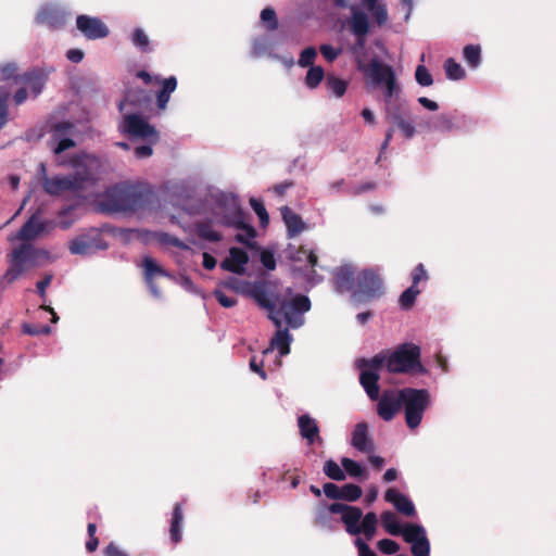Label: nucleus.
<instances>
[{"instance_id":"30","label":"nucleus","mask_w":556,"mask_h":556,"mask_svg":"<svg viewBox=\"0 0 556 556\" xmlns=\"http://www.w3.org/2000/svg\"><path fill=\"white\" fill-rule=\"evenodd\" d=\"M363 517V510L357 506H349L345 513L341 516V521L345 527V531L350 535L361 534V519Z\"/></svg>"},{"instance_id":"54","label":"nucleus","mask_w":556,"mask_h":556,"mask_svg":"<svg viewBox=\"0 0 556 556\" xmlns=\"http://www.w3.org/2000/svg\"><path fill=\"white\" fill-rule=\"evenodd\" d=\"M377 548L384 555H395L400 551L401 546L392 539H381L377 542Z\"/></svg>"},{"instance_id":"49","label":"nucleus","mask_w":556,"mask_h":556,"mask_svg":"<svg viewBox=\"0 0 556 556\" xmlns=\"http://www.w3.org/2000/svg\"><path fill=\"white\" fill-rule=\"evenodd\" d=\"M76 204H70L65 207H63L58 216L60 218L59 220V227L63 230H66L72 227V225L75 223L76 218L73 217V213L76 210Z\"/></svg>"},{"instance_id":"18","label":"nucleus","mask_w":556,"mask_h":556,"mask_svg":"<svg viewBox=\"0 0 556 556\" xmlns=\"http://www.w3.org/2000/svg\"><path fill=\"white\" fill-rule=\"evenodd\" d=\"M75 125L71 122H61L51 129L50 147L55 154H61L75 147L73 139Z\"/></svg>"},{"instance_id":"25","label":"nucleus","mask_w":556,"mask_h":556,"mask_svg":"<svg viewBox=\"0 0 556 556\" xmlns=\"http://www.w3.org/2000/svg\"><path fill=\"white\" fill-rule=\"evenodd\" d=\"M384 501L391 503L399 513L407 517L416 516V508L413 501L408 495L401 493L396 489L391 488L387 490Z\"/></svg>"},{"instance_id":"12","label":"nucleus","mask_w":556,"mask_h":556,"mask_svg":"<svg viewBox=\"0 0 556 556\" xmlns=\"http://www.w3.org/2000/svg\"><path fill=\"white\" fill-rule=\"evenodd\" d=\"M312 307L307 295L298 293L290 300L282 296L279 306L280 324L278 327L288 325L291 329H299L304 325L303 315Z\"/></svg>"},{"instance_id":"58","label":"nucleus","mask_w":556,"mask_h":556,"mask_svg":"<svg viewBox=\"0 0 556 556\" xmlns=\"http://www.w3.org/2000/svg\"><path fill=\"white\" fill-rule=\"evenodd\" d=\"M292 273L294 276L303 275L306 281L313 286L321 281V276H319L313 268L307 270L306 267H293Z\"/></svg>"},{"instance_id":"3","label":"nucleus","mask_w":556,"mask_h":556,"mask_svg":"<svg viewBox=\"0 0 556 556\" xmlns=\"http://www.w3.org/2000/svg\"><path fill=\"white\" fill-rule=\"evenodd\" d=\"M383 529L392 536H402L410 544V552L414 556H429L431 552L430 541L426 528L419 523H400L397 517L391 510L380 515Z\"/></svg>"},{"instance_id":"2","label":"nucleus","mask_w":556,"mask_h":556,"mask_svg":"<svg viewBox=\"0 0 556 556\" xmlns=\"http://www.w3.org/2000/svg\"><path fill=\"white\" fill-rule=\"evenodd\" d=\"M383 358V366L389 374L428 375L429 369L421 362V348L414 342H404L393 350L377 353Z\"/></svg>"},{"instance_id":"26","label":"nucleus","mask_w":556,"mask_h":556,"mask_svg":"<svg viewBox=\"0 0 556 556\" xmlns=\"http://www.w3.org/2000/svg\"><path fill=\"white\" fill-rule=\"evenodd\" d=\"M277 331L275 336L269 341V348L263 351V354H267L268 352L277 349L280 356H286L290 353V344L293 341V337L289 331V326L287 327L280 326L276 327Z\"/></svg>"},{"instance_id":"34","label":"nucleus","mask_w":556,"mask_h":556,"mask_svg":"<svg viewBox=\"0 0 556 556\" xmlns=\"http://www.w3.org/2000/svg\"><path fill=\"white\" fill-rule=\"evenodd\" d=\"M349 81L346 79L340 78L333 74H329L325 80V87L330 92V94L336 98H342L348 90Z\"/></svg>"},{"instance_id":"23","label":"nucleus","mask_w":556,"mask_h":556,"mask_svg":"<svg viewBox=\"0 0 556 556\" xmlns=\"http://www.w3.org/2000/svg\"><path fill=\"white\" fill-rule=\"evenodd\" d=\"M333 288L338 294L352 293L356 286L355 268L352 264H345L333 270Z\"/></svg>"},{"instance_id":"33","label":"nucleus","mask_w":556,"mask_h":556,"mask_svg":"<svg viewBox=\"0 0 556 556\" xmlns=\"http://www.w3.org/2000/svg\"><path fill=\"white\" fill-rule=\"evenodd\" d=\"M132 46L142 53L152 52L150 39L141 27H136L129 35Z\"/></svg>"},{"instance_id":"53","label":"nucleus","mask_w":556,"mask_h":556,"mask_svg":"<svg viewBox=\"0 0 556 556\" xmlns=\"http://www.w3.org/2000/svg\"><path fill=\"white\" fill-rule=\"evenodd\" d=\"M415 79H416V83L421 87H429L433 84V77H432L431 73L422 64H419L416 67Z\"/></svg>"},{"instance_id":"13","label":"nucleus","mask_w":556,"mask_h":556,"mask_svg":"<svg viewBox=\"0 0 556 556\" xmlns=\"http://www.w3.org/2000/svg\"><path fill=\"white\" fill-rule=\"evenodd\" d=\"M286 40V34L257 36L252 41L250 56L257 59L266 54L270 59L279 60L287 68H290L294 64V59L292 56H281L274 52V49L283 45Z\"/></svg>"},{"instance_id":"28","label":"nucleus","mask_w":556,"mask_h":556,"mask_svg":"<svg viewBox=\"0 0 556 556\" xmlns=\"http://www.w3.org/2000/svg\"><path fill=\"white\" fill-rule=\"evenodd\" d=\"M298 427L302 439H304L307 444L311 445L317 440H320L318 424L311 415L303 414L299 416Z\"/></svg>"},{"instance_id":"41","label":"nucleus","mask_w":556,"mask_h":556,"mask_svg":"<svg viewBox=\"0 0 556 556\" xmlns=\"http://www.w3.org/2000/svg\"><path fill=\"white\" fill-rule=\"evenodd\" d=\"M143 143L134 148V155L138 160L148 159L153 154V147L161 140V136L142 139Z\"/></svg>"},{"instance_id":"6","label":"nucleus","mask_w":556,"mask_h":556,"mask_svg":"<svg viewBox=\"0 0 556 556\" xmlns=\"http://www.w3.org/2000/svg\"><path fill=\"white\" fill-rule=\"evenodd\" d=\"M38 176L43 191L51 197H60L65 192L79 193L86 188L87 176L81 173L54 175L49 177L43 163L39 164Z\"/></svg>"},{"instance_id":"4","label":"nucleus","mask_w":556,"mask_h":556,"mask_svg":"<svg viewBox=\"0 0 556 556\" xmlns=\"http://www.w3.org/2000/svg\"><path fill=\"white\" fill-rule=\"evenodd\" d=\"M241 293L251 298L261 308L267 312L268 319L275 325L280 324L279 306L282 295L277 283L269 280L245 281L242 283Z\"/></svg>"},{"instance_id":"36","label":"nucleus","mask_w":556,"mask_h":556,"mask_svg":"<svg viewBox=\"0 0 556 556\" xmlns=\"http://www.w3.org/2000/svg\"><path fill=\"white\" fill-rule=\"evenodd\" d=\"M233 229L242 230L244 233L238 232L235 236V240L238 243L245 244L249 249L255 248V242L253 241L256 237L257 232L256 229L245 220H243V224L241 227H232Z\"/></svg>"},{"instance_id":"19","label":"nucleus","mask_w":556,"mask_h":556,"mask_svg":"<svg viewBox=\"0 0 556 556\" xmlns=\"http://www.w3.org/2000/svg\"><path fill=\"white\" fill-rule=\"evenodd\" d=\"M377 401V414L384 421H391L402 408L400 389L383 390Z\"/></svg>"},{"instance_id":"63","label":"nucleus","mask_w":556,"mask_h":556,"mask_svg":"<svg viewBox=\"0 0 556 556\" xmlns=\"http://www.w3.org/2000/svg\"><path fill=\"white\" fill-rule=\"evenodd\" d=\"M217 302L225 308H230L236 305L237 300L226 295L222 290L215 289L213 292Z\"/></svg>"},{"instance_id":"22","label":"nucleus","mask_w":556,"mask_h":556,"mask_svg":"<svg viewBox=\"0 0 556 556\" xmlns=\"http://www.w3.org/2000/svg\"><path fill=\"white\" fill-rule=\"evenodd\" d=\"M35 21L51 29H60L65 25L66 12L58 4H45L37 12Z\"/></svg>"},{"instance_id":"29","label":"nucleus","mask_w":556,"mask_h":556,"mask_svg":"<svg viewBox=\"0 0 556 556\" xmlns=\"http://www.w3.org/2000/svg\"><path fill=\"white\" fill-rule=\"evenodd\" d=\"M280 214L287 228L288 238H294L305 229V224L302 217L288 205L280 208Z\"/></svg>"},{"instance_id":"5","label":"nucleus","mask_w":556,"mask_h":556,"mask_svg":"<svg viewBox=\"0 0 556 556\" xmlns=\"http://www.w3.org/2000/svg\"><path fill=\"white\" fill-rule=\"evenodd\" d=\"M10 266L3 275L7 283L17 280L28 268L37 267L50 260L49 251L23 242L11 252Z\"/></svg>"},{"instance_id":"16","label":"nucleus","mask_w":556,"mask_h":556,"mask_svg":"<svg viewBox=\"0 0 556 556\" xmlns=\"http://www.w3.org/2000/svg\"><path fill=\"white\" fill-rule=\"evenodd\" d=\"M118 129L122 134L127 135L130 140L160 136L157 129L139 113L124 115Z\"/></svg>"},{"instance_id":"37","label":"nucleus","mask_w":556,"mask_h":556,"mask_svg":"<svg viewBox=\"0 0 556 556\" xmlns=\"http://www.w3.org/2000/svg\"><path fill=\"white\" fill-rule=\"evenodd\" d=\"M428 130L439 132L455 131L454 113H443L434 118L433 125L428 127Z\"/></svg>"},{"instance_id":"27","label":"nucleus","mask_w":556,"mask_h":556,"mask_svg":"<svg viewBox=\"0 0 556 556\" xmlns=\"http://www.w3.org/2000/svg\"><path fill=\"white\" fill-rule=\"evenodd\" d=\"M47 229V222H42L37 214H33L21 227L17 238L24 242L33 241Z\"/></svg>"},{"instance_id":"59","label":"nucleus","mask_w":556,"mask_h":556,"mask_svg":"<svg viewBox=\"0 0 556 556\" xmlns=\"http://www.w3.org/2000/svg\"><path fill=\"white\" fill-rule=\"evenodd\" d=\"M112 236L118 237L124 244H128L135 239L136 228H112Z\"/></svg>"},{"instance_id":"10","label":"nucleus","mask_w":556,"mask_h":556,"mask_svg":"<svg viewBox=\"0 0 556 556\" xmlns=\"http://www.w3.org/2000/svg\"><path fill=\"white\" fill-rule=\"evenodd\" d=\"M386 292L383 280L371 268L361 270L356 275V286L352 293L355 305L369 303L380 299Z\"/></svg>"},{"instance_id":"61","label":"nucleus","mask_w":556,"mask_h":556,"mask_svg":"<svg viewBox=\"0 0 556 556\" xmlns=\"http://www.w3.org/2000/svg\"><path fill=\"white\" fill-rule=\"evenodd\" d=\"M376 188V184L372 182V181H367V182H363V184H359L357 186H354V187H349L346 189H344V191L350 194V195H353V197H356V195H359L364 192H367V191H370L372 189Z\"/></svg>"},{"instance_id":"60","label":"nucleus","mask_w":556,"mask_h":556,"mask_svg":"<svg viewBox=\"0 0 556 556\" xmlns=\"http://www.w3.org/2000/svg\"><path fill=\"white\" fill-rule=\"evenodd\" d=\"M369 11L371 13V16L379 26H382L388 22V10L384 3H381L380 5Z\"/></svg>"},{"instance_id":"44","label":"nucleus","mask_w":556,"mask_h":556,"mask_svg":"<svg viewBox=\"0 0 556 556\" xmlns=\"http://www.w3.org/2000/svg\"><path fill=\"white\" fill-rule=\"evenodd\" d=\"M444 70L446 77L451 80H460L465 78L466 72L463 66L457 63L453 58H448L444 62Z\"/></svg>"},{"instance_id":"11","label":"nucleus","mask_w":556,"mask_h":556,"mask_svg":"<svg viewBox=\"0 0 556 556\" xmlns=\"http://www.w3.org/2000/svg\"><path fill=\"white\" fill-rule=\"evenodd\" d=\"M355 365L361 370L359 383L365 393L371 401H377L380 393V371L384 367L383 358L376 354L371 358H358Z\"/></svg>"},{"instance_id":"46","label":"nucleus","mask_w":556,"mask_h":556,"mask_svg":"<svg viewBox=\"0 0 556 556\" xmlns=\"http://www.w3.org/2000/svg\"><path fill=\"white\" fill-rule=\"evenodd\" d=\"M325 77L324 68L319 65L309 66L305 76V85L309 89H315L319 86Z\"/></svg>"},{"instance_id":"35","label":"nucleus","mask_w":556,"mask_h":556,"mask_svg":"<svg viewBox=\"0 0 556 556\" xmlns=\"http://www.w3.org/2000/svg\"><path fill=\"white\" fill-rule=\"evenodd\" d=\"M341 466L344 468L346 476L351 478L365 479L367 478V470L364 465L355 459L349 457L341 458Z\"/></svg>"},{"instance_id":"42","label":"nucleus","mask_w":556,"mask_h":556,"mask_svg":"<svg viewBox=\"0 0 556 556\" xmlns=\"http://www.w3.org/2000/svg\"><path fill=\"white\" fill-rule=\"evenodd\" d=\"M323 472L333 481H343L346 479V473L344 472V468L337 464L333 459H328L325 462L323 467Z\"/></svg>"},{"instance_id":"43","label":"nucleus","mask_w":556,"mask_h":556,"mask_svg":"<svg viewBox=\"0 0 556 556\" xmlns=\"http://www.w3.org/2000/svg\"><path fill=\"white\" fill-rule=\"evenodd\" d=\"M454 124L455 131L469 132L476 127L477 119L472 116L454 112Z\"/></svg>"},{"instance_id":"8","label":"nucleus","mask_w":556,"mask_h":556,"mask_svg":"<svg viewBox=\"0 0 556 556\" xmlns=\"http://www.w3.org/2000/svg\"><path fill=\"white\" fill-rule=\"evenodd\" d=\"M215 206L222 213H214L217 223L224 227H241L245 220V213L242 208L239 195L219 191L212 195Z\"/></svg>"},{"instance_id":"14","label":"nucleus","mask_w":556,"mask_h":556,"mask_svg":"<svg viewBox=\"0 0 556 556\" xmlns=\"http://www.w3.org/2000/svg\"><path fill=\"white\" fill-rule=\"evenodd\" d=\"M386 119L394 124L406 139L416 135V125L406 100H396L386 104Z\"/></svg>"},{"instance_id":"50","label":"nucleus","mask_w":556,"mask_h":556,"mask_svg":"<svg viewBox=\"0 0 556 556\" xmlns=\"http://www.w3.org/2000/svg\"><path fill=\"white\" fill-rule=\"evenodd\" d=\"M249 203L252 210L255 212L256 216L258 217L261 227H267L269 224V214L263 202L252 197L250 198Z\"/></svg>"},{"instance_id":"52","label":"nucleus","mask_w":556,"mask_h":556,"mask_svg":"<svg viewBox=\"0 0 556 556\" xmlns=\"http://www.w3.org/2000/svg\"><path fill=\"white\" fill-rule=\"evenodd\" d=\"M156 239L161 244L172 245L181 250H189V247L179 238L164 231L156 232Z\"/></svg>"},{"instance_id":"17","label":"nucleus","mask_w":556,"mask_h":556,"mask_svg":"<svg viewBox=\"0 0 556 556\" xmlns=\"http://www.w3.org/2000/svg\"><path fill=\"white\" fill-rule=\"evenodd\" d=\"M17 65L14 62L0 65V130L9 122V89L13 83L17 81Z\"/></svg>"},{"instance_id":"51","label":"nucleus","mask_w":556,"mask_h":556,"mask_svg":"<svg viewBox=\"0 0 556 556\" xmlns=\"http://www.w3.org/2000/svg\"><path fill=\"white\" fill-rule=\"evenodd\" d=\"M146 278H152L153 275L168 277L169 274L163 269L152 257L146 256L143 260Z\"/></svg>"},{"instance_id":"56","label":"nucleus","mask_w":556,"mask_h":556,"mask_svg":"<svg viewBox=\"0 0 556 556\" xmlns=\"http://www.w3.org/2000/svg\"><path fill=\"white\" fill-rule=\"evenodd\" d=\"M260 261L269 271L275 270L277 266L275 252L270 249H261Z\"/></svg>"},{"instance_id":"24","label":"nucleus","mask_w":556,"mask_h":556,"mask_svg":"<svg viewBox=\"0 0 556 556\" xmlns=\"http://www.w3.org/2000/svg\"><path fill=\"white\" fill-rule=\"evenodd\" d=\"M350 444L357 452L370 454L375 451V442L369 433V426L366 421H359L354 426Z\"/></svg>"},{"instance_id":"31","label":"nucleus","mask_w":556,"mask_h":556,"mask_svg":"<svg viewBox=\"0 0 556 556\" xmlns=\"http://www.w3.org/2000/svg\"><path fill=\"white\" fill-rule=\"evenodd\" d=\"M182 504L176 503L172 513V518L169 522V536L170 541L174 544H177L181 541V529H182Z\"/></svg>"},{"instance_id":"40","label":"nucleus","mask_w":556,"mask_h":556,"mask_svg":"<svg viewBox=\"0 0 556 556\" xmlns=\"http://www.w3.org/2000/svg\"><path fill=\"white\" fill-rule=\"evenodd\" d=\"M420 294V290L416 286H409L405 289L399 298V306L402 311H409L415 305L417 296Z\"/></svg>"},{"instance_id":"9","label":"nucleus","mask_w":556,"mask_h":556,"mask_svg":"<svg viewBox=\"0 0 556 556\" xmlns=\"http://www.w3.org/2000/svg\"><path fill=\"white\" fill-rule=\"evenodd\" d=\"M366 75L375 85L384 87V104H389L399 99L401 88L396 81L395 71L391 65L383 63L378 58H374L367 66Z\"/></svg>"},{"instance_id":"57","label":"nucleus","mask_w":556,"mask_h":556,"mask_svg":"<svg viewBox=\"0 0 556 556\" xmlns=\"http://www.w3.org/2000/svg\"><path fill=\"white\" fill-rule=\"evenodd\" d=\"M23 332L29 336H47L51 333L49 325H34L25 323L23 325Z\"/></svg>"},{"instance_id":"1","label":"nucleus","mask_w":556,"mask_h":556,"mask_svg":"<svg viewBox=\"0 0 556 556\" xmlns=\"http://www.w3.org/2000/svg\"><path fill=\"white\" fill-rule=\"evenodd\" d=\"M152 197V190L143 185L119 181L104 190L97 208L110 216L132 215L144 210L151 203Z\"/></svg>"},{"instance_id":"32","label":"nucleus","mask_w":556,"mask_h":556,"mask_svg":"<svg viewBox=\"0 0 556 556\" xmlns=\"http://www.w3.org/2000/svg\"><path fill=\"white\" fill-rule=\"evenodd\" d=\"M370 29L367 14L352 7L351 31L354 36H367Z\"/></svg>"},{"instance_id":"7","label":"nucleus","mask_w":556,"mask_h":556,"mask_svg":"<svg viewBox=\"0 0 556 556\" xmlns=\"http://www.w3.org/2000/svg\"><path fill=\"white\" fill-rule=\"evenodd\" d=\"M405 422L409 429L420 426L424 414L431 404V395L427 389L405 387L400 389Z\"/></svg>"},{"instance_id":"21","label":"nucleus","mask_w":556,"mask_h":556,"mask_svg":"<svg viewBox=\"0 0 556 556\" xmlns=\"http://www.w3.org/2000/svg\"><path fill=\"white\" fill-rule=\"evenodd\" d=\"M52 72L53 67H34L23 73L21 78L34 99L42 93Z\"/></svg>"},{"instance_id":"48","label":"nucleus","mask_w":556,"mask_h":556,"mask_svg":"<svg viewBox=\"0 0 556 556\" xmlns=\"http://www.w3.org/2000/svg\"><path fill=\"white\" fill-rule=\"evenodd\" d=\"M363 490L359 485L354 483H346L341 486L340 498L346 502H356L361 498Z\"/></svg>"},{"instance_id":"62","label":"nucleus","mask_w":556,"mask_h":556,"mask_svg":"<svg viewBox=\"0 0 556 556\" xmlns=\"http://www.w3.org/2000/svg\"><path fill=\"white\" fill-rule=\"evenodd\" d=\"M354 545L357 548L358 556H378L377 553L371 549L369 544L359 536L354 540Z\"/></svg>"},{"instance_id":"45","label":"nucleus","mask_w":556,"mask_h":556,"mask_svg":"<svg viewBox=\"0 0 556 556\" xmlns=\"http://www.w3.org/2000/svg\"><path fill=\"white\" fill-rule=\"evenodd\" d=\"M260 18L267 31L271 33L278 29L279 21L275 10L271 7L263 9L261 11Z\"/></svg>"},{"instance_id":"55","label":"nucleus","mask_w":556,"mask_h":556,"mask_svg":"<svg viewBox=\"0 0 556 556\" xmlns=\"http://www.w3.org/2000/svg\"><path fill=\"white\" fill-rule=\"evenodd\" d=\"M317 56V51L314 47H307L302 50L298 64L301 67L314 66V61Z\"/></svg>"},{"instance_id":"47","label":"nucleus","mask_w":556,"mask_h":556,"mask_svg":"<svg viewBox=\"0 0 556 556\" xmlns=\"http://www.w3.org/2000/svg\"><path fill=\"white\" fill-rule=\"evenodd\" d=\"M229 257L236 263V266L243 275L245 273V265L249 263L248 252L242 248L232 247L229 249Z\"/></svg>"},{"instance_id":"64","label":"nucleus","mask_w":556,"mask_h":556,"mask_svg":"<svg viewBox=\"0 0 556 556\" xmlns=\"http://www.w3.org/2000/svg\"><path fill=\"white\" fill-rule=\"evenodd\" d=\"M319 50H320L321 55L328 62L334 61L339 56V54L341 53L340 49H337V48L332 47L331 45H327V43L321 45Z\"/></svg>"},{"instance_id":"39","label":"nucleus","mask_w":556,"mask_h":556,"mask_svg":"<svg viewBox=\"0 0 556 556\" xmlns=\"http://www.w3.org/2000/svg\"><path fill=\"white\" fill-rule=\"evenodd\" d=\"M194 227L198 237L202 240L219 242L223 239V236L212 228L211 220L197 223Z\"/></svg>"},{"instance_id":"38","label":"nucleus","mask_w":556,"mask_h":556,"mask_svg":"<svg viewBox=\"0 0 556 556\" xmlns=\"http://www.w3.org/2000/svg\"><path fill=\"white\" fill-rule=\"evenodd\" d=\"M463 58L470 68H478L482 63L481 47L479 45H466L463 49Z\"/></svg>"},{"instance_id":"20","label":"nucleus","mask_w":556,"mask_h":556,"mask_svg":"<svg viewBox=\"0 0 556 556\" xmlns=\"http://www.w3.org/2000/svg\"><path fill=\"white\" fill-rule=\"evenodd\" d=\"M76 27L88 40L102 39L109 36L110 29L99 17L86 14L78 15Z\"/></svg>"},{"instance_id":"15","label":"nucleus","mask_w":556,"mask_h":556,"mask_svg":"<svg viewBox=\"0 0 556 556\" xmlns=\"http://www.w3.org/2000/svg\"><path fill=\"white\" fill-rule=\"evenodd\" d=\"M108 248L109 244L102 238L101 231L98 228H89L68 242L70 252L79 256H90L97 251H103Z\"/></svg>"}]
</instances>
